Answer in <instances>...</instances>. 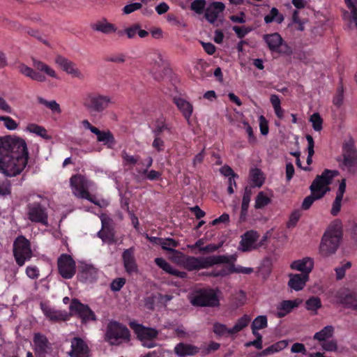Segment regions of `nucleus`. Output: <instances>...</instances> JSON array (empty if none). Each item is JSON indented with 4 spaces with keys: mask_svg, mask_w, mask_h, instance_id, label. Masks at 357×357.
Wrapping results in <instances>:
<instances>
[{
    "mask_svg": "<svg viewBox=\"0 0 357 357\" xmlns=\"http://www.w3.org/2000/svg\"><path fill=\"white\" fill-rule=\"evenodd\" d=\"M29 153L26 142L19 137H0V172L8 177L20 174L26 167Z\"/></svg>",
    "mask_w": 357,
    "mask_h": 357,
    "instance_id": "1",
    "label": "nucleus"
},
{
    "mask_svg": "<svg viewBox=\"0 0 357 357\" xmlns=\"http://www.w3.org/2000/svg\"><path fill=\"white\" fill-rule=\"evenodd\" d=\"M343 236L340 221L331 224L324 233L319 247V252L324 257L335 255Z\"/></svg>",
    "mask_w": 357,
    "mask_h": 357,
    "instance_id": "2",
    "label": "nucleus"
},
{
    "mask_svg": "<svg viewBox=\"0 0 357 357\" xmlns=\"http://www.w3.org/2000/svg\"><path fill=\"white\" fill-rule=\"evenodd\" d=\"M218 292V289L210 287L195 289L190 295V303L196 307H218L220 305Z\"/></svg>",
    "mask_w": 357,
    "mask_h": 357,
    "instance_id": "3",
    "label": "nucleus"
},
{
    "mask_svg": "<svg viewBox=\"0 0 357 357\" xmlns=\"http://www.w3.org/2000/svg\"><path fill=\"white\" fill-rule=\"evenodd\" d=\"M106 339L112 345H119L124 342H129L130 333L123 324L111 321L107 327Z\"/></svg>",
    "mask_w": 357,
    "mask_h": 357,
    "instance_id": "4",
    "label": "nucleus"
},
{
    "mask_svg": "<svg viewBox=\"0 0 357 357\" xmlns=\"http://www.w3.org/2000/svg\"><path fill=\"white\" fill-rule=\"evenodd\" d=\"M129 326L136 335L137 338L142 342V346L149 349L156 346L154 340L159 334L157 329L144 326L135 321L130 322Z\"/></svg>",
    "mask_w": 357,
    "mask_h": 357,
    "instance_id": "5",
    "label": "nucleus"
},
{
    "mask_svg": "<svg viewBox=\"0 0 357 357\" xmlns=\"http://www.w3.org/2000/svg\"><path fill=\"white\" fill-rule=\"evenodd\" d=\"M338 172L337 170H330L326 169L321 175H317L310 186L311 192H314L317 195L323 193L324 195L330 191L331 188L329 185L332 183L333 178L337 176Z\"/></svg>",
    "mask_w": 357,
    "mask_h": 357,
    "instance_id": "6",
    "label": "nucleus"
},
{
    "mask_svg": "<svg viewBox=\"0 0 357 357\" xmlns=\"http://www.w3.org/2000/svg\"><path fill=\"white\" fill-rule=\"evenodd\" d=\"M13 255L16 263L20 266L31 259L33 252L31 249L30 241L24 236H18L13 243Z\"/></svg>",
    "mask_w": 357,
    "mask_h": 357,
    "instance_id": "7",
    "label": "nucleus"
},
{
    "mask_svg": "<svg viewBox=\"0 0 357 357\" xmlns=\"http://www.w3.org/2000/svg\"><path fill=\"white\" fill-rule=\"evenodd\" d=\"M335 303L346 308L357 310V292L349 288H340L334 294Z\"/></svg>",
    "mask_w": 357,
    "mask_h": 357,
    "instance_id": "8",
    "label": "nucleus"
},
{
    "mask_svg": "<svg viewBox=\"0 0 357 357\" xmlns=\"http://www.w3.org/2000/svg\"><path fill=\"white\" fill-rule=\"evenodd\" d=\"M57 266L59 273L63 278L70 279L75 274V261L69 255L62 254L58 258Z\"/></svg>",
    "mask_w": 357,
    "mask_h": 357,
    "instance_id": "9",
    "label": "nucleus"
},
{
    "mask_svg": "<svg viewBox=\"0 0 357 357\" xmlns=\"http://www.w3.org/2000/svg\"><path fill=\"white\" fill-rule=\"evenodd\" d=\"M343 164L349 172H355L357 170V150L352 141L344 144Z\"/></svg>",
    "mask_w": 357,
    "mask_h": 357,
    "instance_id": "10",
    "label": "nucleus"
},
{
    "mask_svg": "<svg viewBox=\"0 0 357 357\" xmlns=\"http://www.w3.org/2000/svg\"><path fill=\"white\" fill-rule=\"evenodd\" d=\"M264 40L271 52L279 54H287L289 52L288 46L284 43L282 38L278 33L266 34L264 36Z\"/></svg>",
    "mask_w": 357,
    "mask_h": 357,
    "instance_id": "11",
    "label": "nucleus"
},
{
    "mask_svg": "<svg viewBox=\"0 0 357 357\" xmlns=\"http://www.w3.org/2000/svg\"><path fill=\"white\" fill-rule=\"evenodd\" d=\"M27 217L34 222L47 225V213L45 208L39 203H32L27 205Z\"/></svg>",
    "mask_w": 357,
    "mask_h": 357,
    "instance_id": "12",
    "label": "nucleus"
},
{
    "mask_svg": "<svg viewBox=\"0 0 357 357\" xmlns=\"http://www.w3.org/2000/svg\"><path fill=\"white\" fill-rule=\"evenodd\" d=\"M73 192L77 197L89 199L88 181L82 175H75L70 178Z\"/></svg>",
    "mask_w": 357,
    "mask_h": 357,
    "instance_id": "13",
    "label": "nucleus"
},
{
    "mask_svg": "<svg viewBox=\"0 0 357 357\" xmlns=\"http://www.w3.org/2000/svg\"><path fill=\"white\" fill-rule=\"evenodd\" d=\"M260 235L258 231L251 229L247 231L241 236L240 246L243 252H249L258 248L256 244Z\"/></svg>",
    "mask_w": 357,
    "mask_h": 357,
    "instance_id": "14",
    "label": "nucleus"
},
{
    "mask_svg": "<svg viewBox=\"0 0 357 357\" xmlns=\"http://www.w3.org/2000/svg\"><path fill=\"white\" fill-rule=\"evenodd\" d=\"M112 103V98L108 96L100 94L91 96V113L92 112L102 113Z\"/></svg>",
    "mask_w": 357,
    "mask_h": 357,
    "instance_id": "15",
    "label": "nucleus"
},
{
    "mask_svg": "<svg viewBox=\"0 0 357 357\" xmlns=\"http://www.w3.org/2000/svg\"><path fill=\"white\" fill-rule=\"evenodd\" d=\"M88 345L82 338L72 339L71 350L68 352L70 357H88Z\"/></svg>",
    "mask_w": 357,
    "mask_h": 357,
    "instance_id": "16",
    "label": "nucleus"
},
{
    "mask_svg": "<svg viewBox=\"0 0 357 357\" xmlns=\"http://www.w3.org/2000/svg\"><path fill=\"white\" fill-rule=\"evenodd\" d=\"M91 132L96 135L97 142L102 143L107 148L112 149L115 146L116 140L109 130H100L98 128L91 125Z\"/></svg>",
    "mask_w": 357,
    "mask_h": 357,
    "instance_id": "17",
    "label": "nucleus"
},
{
    "mask_svg": "<svg viewBox=\"0 0 357 357\" xmlns=\"http://www.w3.org/2000/svg\"><path fill=\"white\" fill-rule=\"evenodd\" d=\"M122 259L125 270L129 275L137 272V265L135 257V249L133 247L123 251Z\"/></svg>",
    "mask_w": 357,
    "mask_h": 357,
    "instance_id": "18",
    "label": "nucleus"
},
{
    "mask_svg": "<svg viewBox=\"0 0 357 357\" xmlns=\"http://www.w3.org/2000/svg\"><path fill=\"white\" fill-rule=\"evenodd\" d=\"M55 63L59 66L63 71L71 75L74 77L82 78L81 72L75 67V64L67 58L57 55L55 58Z\"/></svg>",
    "mask_w": 357,
    "mask_h": 357,
    "instance_id": "19",
    "label": "nucleus"
},
{
    "mask_svg": "<svg viewBox=\"0 0 357 357\" xmlns=\"http://www.w3.org/2000/svg\"><path fill=\"white\" fill-rule=\"evenodd\" d=\"M172 101L182 114L183 118L187 121L188 123L190 124V117L194 109L193 105L188 100L178 96H174Z\"/></svg>",
    "mask_w": 357,
    "mask_h": 357,
    "instance_id": "20",
    "label": "nucleus"
},
{
    "mask_svg": "<svg viewBox=\"0 0 357 357\" xmlns=\"http://www.w3.org/2000/svg\"><path fill=\"white\" fill-rule=\"evenodd\" d=\"M70 314H77L82 319V323H87L89 319V308L77 299H73L70 305Z\"/></svg>",
    "mask_w": 357,
    "mask_h": 357,
    "instance_id": "21",
    "label": "nucleus"
},
{
    "mask_svg": "<svg viewBox=\"0 0 357 357\" xmlns=\"http://www.w3.org/2000/svg\"><path fill=\"white\" fill-rule=\"evenodd\" d=\"M225 8V6L222 2L215 1L210 3L205 9L204 17L206 20L211 24H213L218 19V15Z\"/></svg>",
    "mask_w": 357,
    "mask_h": 357,
    "instance_id": "22",
    "label": "nucleus"
},
{
    "mask_svg": "<svg viewBox=\"0 0 357 357\" xmlns=\"http://www.w3.org/2000/svg\"><path fill=\"white\" fill-rule=\"evenodd\" d=\"M229 262V258L227 255H217L199 257V270L208 268L215 264H226Z\"/></svg>",
    "mask_w": 357,
    "mask_h": 357,
    "instance_id": "23",
    "label": "nucleus"
},
{
    "mask_svg": "<svg viewBox=\"0 0 357 357\" xmlns=\"http://www.w3.org/2000/svg\"><path fill=\"white\" fill-rule=\"evenodd\" d=\"M229 262V258L227 255H217L199 257V270L208 268L215 264H226Z\"/></svg>",
    "mask_w": 357,
    "mask_h": 357,
    "instance_id": "24",
    "label": "nucleus"
},
{
    "mask_svg": "<svg viewBox=\"0 0 357 357\" xmlns=\"http://www.w3.org/2000/svg\"><path fill=\"white\" fill-rule=\"evenodd\" d=\"M174 351L178 357L192 356L199 352V348L191 344L179 342L174 347Z\"/></svg>",
    "mask_w": 357,
    "mask_h": 357,
    "instance_id": "25",
    "label": "nucleus"
},
{
    "mask_svg": "<svg viewBox=\"0 0 357 357\" xmlns=\"http://www.w3.org/2000/svg\"><path fill=\"white\" fill-rule=\"evenodd\" d=\"M151 62H153V67L150 69L154 79L160 81L163 76V60L162 56L158 53H154L151 57Z\"/></svg>",
    "mask_w": 357,
    "mask_h": 357,
    "instance_id": "26",
    "label": "nucleus"
},
{
    "mask_svg": "<svg viewBox=\"0 0 357 357\" xmlns=\"http://www.w3.org/2000/svg\"><path fill=\"white\" fill-rule=\"evenodd\" d=\"M41 306L45 315L52 322L66 321L69 318L70 315L66 312L56 310L43 305Z\"/></svg>",
    "mask_w": 357,
    "mask_h": 357,
    "instance_id": "27",
    "label": "nucleus"
},
{
    "mask_svg": "<svg viewBox=\"0 0 357 357\" xmlns=\"http://www.w3.org/2000/svg\"><path fill=\"white\" fill-rule=\"evenodd\" d=\"M290 266L291 269L301 271V274L309 275L313 268L314 261L311 258L305 257L301 260L294 261Z\"/></svg>",
    "mask_w": 357,
    "mask_h": 357,
    "instance_id": "28",
    "label": "nucleus"
},
{
    "mask_svg": "<svg viewBox=\"0 0 357 357\" xmlns=\"http://www.w3.org/2000/svg\"><path fill=\"white\" fill-rule=\"evenodd\" d=\"M155 263L158 267L169 274L180 278H185L187 276V273L185 272L180 271L174 268L169 263L162 257L155 258Z\"/></svg>",
    "mask_w": 357,
    "mask_h": 357,
    "instance_id": "29",
    "label": "nucleus"
},
{
    "mask_svg": "<svg viewBox=\"0 0 357 357\" xmlns=\"http://www.w3.org/2000/svg\"><path fill=\"white\" fill-rule=\"evenodd\" d=\"M155 263L158 267L169 274L180 278H185L187 276V273L185 272L180 271L174 268L169 263L162 257L155 258Z\"/></svg>",
    "mask_w": 357,
    "mask_h": 357,
    "instance_id": "30",
    "label": "nucleus"
},
{
    "mask_svg": "<svg viewBox=\"0 0 357 357\" xmlns=\"http://www.w3.org/2000/svg\"><path fill=\"white\" fill-rule=\"evenodd\" d=\"M299 302L297 300H284L277 306L276 317L283 318L297 307Z\"/></svg>",
    "mask_w": 357,
    "mask_h": 357,
    "instance_id": "31",
    "label": "nucleus"
},
{
    "mask_svg": "<svg viewBox=\"0 0 357 357\" xmlns=\"http://www.w3.org/2000/svg\"><path fill=\"white\" fill-rule=\"evenodd\" d=\"M228 257L229 258V262H226V264L228 265L227 266V275L232 273H242L249 275L253 273L254 270L252 268L243 267L242 266H236L234 262L236 260V257L235 255H229Z\"/></svg>",
    "mask_w": 357,
    "mask_h": 357,
    "instance_id": "32",
    "label": "nucleus"
},
{
    "mask_svg": "<svg viewBox=\"0 0 357 357\" xmlns=\"http://www.w3.org/2000/svg\"><path fill=\"white\" fill-rule=\"evenodd\" d=\"M34 349L39 354H44L50 348L47 338L41 333H35L33 337Z\"/></svg>",
    "mask_w": 357,
    "mask_h": 357,
    "instance_id": "33",
    "label": "nucleus"
},
{
    "mask_svg": "<svg viewBox=\"0 0 357 357\" xmlns=\"http://www.w3.org/2000/svg\"><path fill=\"white\" fill-rule=\"evenodd\" d=\"M252 195V190L250 187L246 186L245 188L244 193L243 195L241 208V213L239 216L238 222L240 223L244 222L247 220L248 216V211L249 207V204L250 202Z\"/></svg>",
    "mask_w": 357,
    "mask_h": 357,
    "instance_id": "34",
    "label": "nucleus"
},
{
    "mask_svg": "<svg viewBox=\"0 0 357 357\" xmlns=\"http://www.w3.org/2000/svg\"><path fill=\"white\" fill-rule=\"evenodd\" d=\"M289 278V287L295 291H299L305 287L309 279V275L306 274H291Z\"/></svg>",
    "mask_w": 357,
    "mask_h": 357,
    "instance_id": "35",
    "label": "nucleus"
},
{
    "mask_svg": "<svg viewBox=\"0 0 357 357\" xmlns=\"http://www.w3.org/2000/svg\"><path fill=\"white\" fill-rule=\"evenodd\" d=\"M19 70L22 74L34 81L43 82L46 80V77L45 75L24 64L20 65Z\"/></svg>",
    "mask_w": 357,
    "mask_h": 357,
    "instance_id": "36",
    "label": "nucleus"
},
{
    "mask_svg": "<svg viewBox=\"0 0 357 357\" xmlns=\"http://www.w3.org/2000/svg\"><path fill=\"white\" fill-rule=\"evenodd\" d=\"M171 127L167 123V119L163 115L160 116L153 123L152 128L153 135H162L165 130L170 132Z\"/></svg>",
    "mask_w": 357,
    "mask_h": 357,
    "instance_id": "37",
    "label": "nucleus"
},
{
    "mask_svg": "<svg viewBox=\"0 0 357 357\" xmlns=\"http://www.w3.org/2000/svg\"><path fill=\"white\" fill-rule=\"evenodd\" d=\"M334 332L335 329L333 326H326L314 335L313 340H317L321 344L332 337L334 335Z\"/></svg>",
    "mask_w": 357,
    "mask_h": 357,
    "instance_id": "38",
    "label": "nucleus"
},
{
    "mask_svg": "<svg viewBox=\"0 0 357 357\" xmlns=\"http://www.w3.org/2000/svg\"><path fill=\"white\" fill-rule=\"evenodd\" d=\"M250 320L251 319L248 315L244 314L237 320L232 328H229V335H234L242 331L248 326Z\"/></svg>",
    "mask_w": 357,
    "mask_h": 357,
    "instance_id": "39",
    "label": "nucleus"
},
{
    "mask_svg": "<svg viewBox=\"0 0 357 357\" xmlns=\"http://www.w3.org/2000/svg\"><path fill=\"white\" fill-rule=\"evenodd\" d=\"M32 61L33 66L36 70H40L41 72H44L51 77H56V74L55 71L43 61L37 60L36 59H32Z\"/></svg>",
    "mask_w": 357,
    "mask_h": 357,
    "instance_id": "40",
    "label": "nucleus"
},
{
    "mask_svg": "<svg viewBox=\"0 0 357 357\" xmlns=\"http://www.w3.org/2000/svg\"><path fill=\"white\" fill-rule=\"evenodd\" d=\"M178 245V241L171 238H163V241H161L160 246L162 250L168 251L169 252L181 253L180 252L174 249L175 248H177Z\"/></svg>",
    "mask_w": 357,
    "mask_h": 357,
    "instance_id": "41",
    "label": "nucleus"
},
{
    "mask_svg": "<svg viewBox=\"0 0 357 357\" xmlns=\"http://www.w3.org/2000/svg\"><path fill=\"white\" fill-rule=\"evenodd\" d=\"M183 266L188 271L199 270V257L187 256L183 261Z\"/></svg>",
    "mask_w": 357,
    "mask_h": 357,
    "instance_id": "42",
    "label": "nucleus"
},
{
    "mask_svg": "<svg viewBox=\"0 0 357 357\" xmlns=\"http://www.w3.org/2000/svg\"><path fill=\"white\" fill-rule=\"evenodd\" d=\"M305 307L307 310L313 312V314H317V310L321 307V301L319 297L312 296L305 301Z\"/></svg>",
    "mask_w": 357,
    "mask_h": 357,
    "instance_id": "43",
    "label": "nucleus"
},
{
    "mask_svg": "<svg viewBox=\"0 0 357 357\" xmlns=\"http://www.w3.org/2000/svg\"><path fill=\"white\" fill-rule=\"evenodd\" d=\"M283 15L279 13V11L276 8H272L269 14L264 17V22L266 24L271 23L274 21L278 24H280L283 22Z\"/></svg>",
    "mask_w": 357,
    "mask_h": 357,
    "instance_id": "44",
    "label": "nucleus"
},
{
    "mask_svg": "<svg viewBox=\"0 0 357 357\" xmlns=\"http://www.w3.org/2000/svg\"><path fill=\"white\" fill-rule=\"evenodd\" d=\"M250 180L256 187H261L264 182V177L262 172L259 169H253L250 172Z\"/></svg>",
    "mask_w": 357,
    "mask_h": 357,
    "instance_id": "45",
    "label": "nucleus"
},
{
    "mask_svg": "<svg viewBox=\"0 0 357 357\" xmlns=\"http://www.w3.org/2000/svg\"><path fill=\"white\" fill-rule=\"evenodd\" d=\"M271 203V199L264 192H259L255 199V207L257 209L263 208Z\"/></svg>",
    "mask_w": 357,
    "mask_h": 357,
    "instance_id": "46",
    "label": "nucleus"
},
{
    "mask_svg": "<svg viewBox=\"0 0 357 357\" xmlns=\"http://www.w3.org/2000/svg\"><path fill=\"white\" fill-rule=\"evenodd\" d=\"M323 197V193L321 195H317L314 192H311V194L307 196L303 201L301 208L303 210L309 209L311 206L313 204L314 202L316 200H319Z\"/></svg>",
    "mask_w": 357,
    "mask_h": 357,
    "instance_id": "47",
    "label": "nucleus"
},
{
    "mask_svg": "<svg viewBox=\"0 0 357 357\" xmlns=\"http://www.w3.org/2000/svg\"><path fill=\"white\" fill-rule=\"evenodd\" d=\"M160 294H153L144 298V306L146 309L153 310L155 303H160L158 298H161Z\"/></svg>",
    "mask_w": 357,
    "mask_h": 357,
    "instance_id": "48",
    "label": "nucleus"
},
{
    "mask_svg": "<svg viewBox=\"0 0 357 357\" xmlns=\"http://www.w3.org/2000/svg\"><path fill=\"white\" fill-rule=\"evenodd\" d=\"M37 100L40 104L46 106L52 112H56L57 114H60L61 112L59 104H58L55 100L47 101L40 96L37 98Z\"/></svg>",
    "mask_w": 357,
    "mask_h": 357,
    "instance_id": "49",
    "label": "nucleus"
},
{
    "mask_svg": "<svg viewBox=\"0 0 357 357\" xmlns=\"http://www.w3.org/2000/svg\"><path fill=\"white\" fill-rule=\"evenodd\" d=\"M268 326L267 317L265 315L257 316L251 324V329L261 330L266 328Z\"/></svg>",
    "mask_w": 357,
    "mask_h": 357,
    "instance_id": "50",
    "label": "nucleus"
},
{
    "mask_svg": "<svg viewBox=\"0 0 357 357\" xmlns=\"http://www.w3.org/2000/svg\"><path fill=\"white\" fill-rule=\"evenodd\" d=\"M93 29L102 32L104 33H109L115 31L116 29L112 24L110 23H104V22H98L95 24L93 26Z\"/></svg>",
    "mask_w": 357,
    "mask_h": 357,
    "instance_id": "51",
    "label": "nucleus"
},
{
    "mask_svg": "<svg viewBox=\"0 0 357 357\" xmlns=\"http://www.w3.org/2000/svg\"><path fill=\"white\" fill-rule=\"evenodd\" d=\"M26 129L30 132L35 133L44 139L48 138V136L47 135V130L44 127H42L34 123H31L28 125Z\"/></svg>",
    "mask_w": 357,
    "mask_h": 357,
    "instance_id": "52",
    "label": "nucleus"
},
{
    "mask_svg": "<svg viewBox=\"0 0 357 357\" xmlns=\"http://www.w3.org/2000/svg\"><path fill=\"white\" fill-rule=\"evenodd\" d=\"M16 28L18 30H24L29 36L36 38L38 40L42 41L45 45H48V43L46 40H43L38 29L25 28L20 24L16 25Z\"/></svg>",
    "mask_w": 357,
    "mask_h": 357,
    "instance_id": "53",
    "label": "nucleus"
},
{
    "mask_svg": "<svg viewBox=\"0 0 357 357\" xmlns=\"http://www.w3.org/2000/svg\"><path fill=\"white\" fill-rule=\"evenodd\" d=\"M126 280L124 278H116L110 283L109 287L114 292L119 291L126 284Z\"/></svg>",
    "mask_w": 357,
    "mask_h": 357,
    "instance_id": "54",
    "label": "nucleus"
},
{
    "mask_svg": "<svg viewBox=\"0 0 357 357\" xmlns=\"http://www.w3.org/2000/svg\"><path fill=\"white\" fill-rule=\"evenodd\" d=\"M312 123L313 129L315 131H320L322 129L323 119L319 113H314L310 119Z\"/></svg>",
    "mask_w": 357,
    "mask_h": 357,
    "instance_id": "55",
    "label": "nucleus"
},
{
    "mask_svg": "<svg viewBox=\"0 0 357 357\" xmlns=\"http://www.w3.org/2000/svg\"><path fill=\"white\" fill-rule=\"evenodd\" d=\"M351 267V262L347 261L344 264H342L341 266L335 268V271L336 273V279L337 280H340L342 278H344L346 271L349 269Z\"/></svg>",
    "mask_w": 357,
    "mask_h": 357,
    "instance_id": "56",
    "label": "nucleus"
},
{
    "mask_svg": "<svg viewBox=\"0 0 357 357\" xmlns=\"http://www.w3.org/2000/svg\"><path fill=\"white\" fill-rule=\"evenodd\" d=\"M206 2L205 0H195L191 3V10L197 14L203 13Z\"/></svg>",
    "mask_w": 357,
    "mask_h": 357,
    "instance_id": "57",
    "label": "nucleus"
},
{
    "mask_svg": "<svg viewBox=\"0 0 357 357\" xmlns=\"http://www.w3.org/2000/svg\"><path fill=\"white\" fill-rule=\"evenodd\" d=\"M306 139L307 141V151H308V155L307 158V163L308 165H310L312 162V157L313 154L314 153V142L313 137L310 135H307Z\"/></svg>",
    "mask_w": 357,
    "mask_h": 357,
    "instance_id": "58",
    "label": "nucleus"
},
{
    "mask_svg": "<svg viewBox=\"0 0 357 357\" xmlns=\"http://www.w3.org/2000/svg\"><path fill=\"white\" fill-rule=\"evenodd\" d=\"M0 121L4 122L5 127L10 130H15L18 124L10 116H0Z\"/></svg>",
    "mask_w": 357,
    "mask_h": 357,
    "instance_id": "59",
    "label": "nucleus"
},
{
    "mask_svg": "<svg viewBox=\"0 0 357 357\" xmlns=\"http://www.w3.org/2000/svg\"><path fill=\"white\" fill-rule=\"evenodd\" d=\"M322 349L326 351H336L337 350V343L335 340H326L320 344Z\"/></svg>",
    "mask_w": 357,
    "mask_h": 357,
    "instance_id": "60",
    "label": "nucleus"
},
{
    "mask_svg": "<svg viewBox=\"0 0 357 357\" xmlns=\"http://www.w3.org/2000/svg\"><path fill=\"white\" fill-rule=\"evenodd\" d=\"M213 331L214 333L219 336H222L226 333L229 335V328H227L226 325L220 323H215L213 324Z\"/></svg>",
    "mask_w": 357,
    "mask_h": 357,
    "instance_id": "61",
    "label": "nucleus"
},
{
    "mask_svg": "<svg viewBox=\"0 0 357 357\" xmlns=\"http://www.w3.org/2000/svg\"><path fill=\"white\" fill-rule=\"evenodd\" d=\"M233 30L236 33L237 37L242 39L252 31V29L250 27L234 26H233Z\"/></svg>",
    "mask_w": 357,
    "mask_h": 357,
    "instance_id": "62",
    "label": "nucleus"
},
{
    "mask_svg": "<svg viewBox=\"0 0 357 357\" xmlns=\"http://www.w3.org/2000/svg\"><path fill=\"white\" fill-rule=\"evenodd\" d=\"M301 218V213L298 211H295L291 213L289 220L287 222V227L291 228L296 226L298 221Z\"/></svg>",
    "mask_w": 357,
    "mask_h": 357,
    "instance_id": "63",
    "label": "nucleus"
},
{
    "mask_svg": "<svg viewBox=\"0 0 357 357\" xmlns=\"http://www.w3.org/2000/svg\"><path fill=\"white\" fill-rule=\"evenodd\" d=\"M154 140L152 143V146L158 152L163 150L165 146L164 141L161 139V135H153Z\"/></svg>",
    "mask_w": 357,
    "mask_h": 357,
    "instance_id": "64",
    "label": "nucleus"
}]
</instances>
